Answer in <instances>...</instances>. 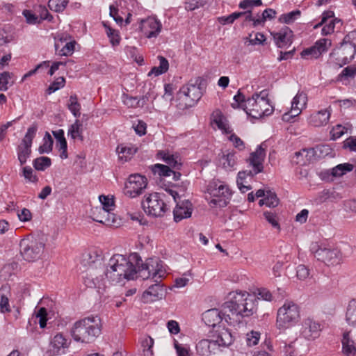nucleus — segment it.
<instances>
[{
  "instance_id": "obj_1",
  "label": "nucleus",
  "mask_w": 356,
  "mask_h": 356,
  "mask_svg": "<svg viewBox=\"0 0 356 356\" xmlns=\"http://www.w3.org/2000/svg\"><path fill=\"white\" fill-rule=\"evenodd\" d=\"M141 262L138 253H132L129 257L114 254L108 261L106 268L95 269L90 266L83 277L85 285L89 288L97 289L98 292L106 287L105 279L111 284L120 283L124 280H134L137 274V265Z\"/></svg>"
},
{
  "instance_id": "obj_2",
  "label": "nucleus",
  "mask_w": 356,
  "mask_h": 356,
  "mask_svg": "<svg viewBox=\"0 0 356 356\" xmlns=\"http://www.w3.org/2000/svg\"><path fill=\"white\" fill-rule=\"evenodd\" d=\"M258 302L254 295L246 291L232 292L221 309H208L202 314V321L211 327H215L221 321L228 325L236 326L241 323L244 317H250L257 311Z\"/></svg>"
},
{
  "instance_id": "obj_3",
  "label": "nucleus",
  "mask_w": 356,
  "mask_h": 356,
  "mask_svg": "<svg viewBox=\"0 0 356 356\" xmlns=\"http://www.w3.org/2000/svg\"><path fill=\"white\" fill-rule=\"evenodd\" d=\"M102 324L98 316H91L76 321L71 329V335L76 342L90 343L101 334Z\"/></svg>"
},
{
  "instance_id": "obj_4",
  "label": "nucleus",
  "mask_w": 356,
  "mask_h": 356,
  "mask_svg": "<svg viewBox=\"0 0 356 356\" xmlns=\"http://www.w3.org/2000/svg\"><path fill=\"white\" fill-rule=\"evenodd\" d=\"M242 106L248 115L256 119L268 116L273 111V107L270 105L269 99L267 98V93L264 90L248 98L247 102Z\"/></svg>"
},
{
  "instance_id": "obj_5",
  "label": "nucleus",
  "mask_w": 356,
  "mask_h": 356,
  "mask_svg": "<svg viewBox=\"0 0 356 356\" xmlns=\"http://www.w3.org/2000/svg\"><path fill=\"white\" fill-rule=\"evenodd\" d=\"M300 318L298 305L293 301H286L277 310L276 325L280 330H285L296 324Z\"/></svg>"
},
{
  "instance_id": "obj_6",
  "label": "nucleus",
  "mask_w": 356,
  "mask_h": 356,
  "mask_svg": "<svg viewBox=\"0 0 356 356\" xmlns=\"http://www.w3.org/2000/svg\"><path fill=\"white\" fill-rule=\"evenodd\" d=\"M207 190L211 198L209 202L211 207H225L229 204L232 192L228 185L223 181L212 180Z\"/></svg>"
},
{
  "instance_id": "obj_7",
  "label": "nucleus",
  "mask_w": 356,
  "mask_h": 356,
  "mask_svg": "<svg viewBox=\"0 0 356 356\" xmlns=\"http://www.w3.org/2000/svg\"><path fill=\"white\" fill-rule=\"evenodd\" d=\"M311 251L318 261L327 266L339 264L341 261L340 250L332 245L327 243H314Z\"/></svg>"
},
{
  "instance_id": "obj_8",
  "label": "nucleus",
  "mask_w": 356,
  "mask_h": 356,
  "mask_svg": "<svg viewBox=\"0 0 356 356\" xmlns=\"http://www.w3.org/2000/svg\"><path fill=\"white\" fill-rule=\"evenodd\" d=\"M137 273L143 280L149 278L160 280L165 275V269L163 268V261L159 259L149 258L145 263L141 262L137 265Z\"/></svg>"
},
{
  "instance_id": "obj_9",
  "label": "nucleus",
  "mask_w": 356,
  "mask_h": 356,
  "mask_svg": "<svg viewBox=\"0 0 356 356\" xmlns=\"http://www.w3.org/2000/svg\"><path fill=\"white\" fill-rule=\"evenodd\" d=\"M19 248L24 259L33 261L39 259L42 255L44 243L40 238H25L20 241Z\"/></svg>"
},
{
  "instance_id": "obj_10",
  "label": "nucleus",
  "mask_w": 356,
  "mask_h": 356,
  "mask_svg": "<svg viewBox=\"0 0 356 356\" xmlns=\"http://www.w3.org/2000/svg\"><path fill=\"white\" fill-rule=\"evenodd\" d=\"M142 207L147 214L154 217L163 216L168 209L162 195L158 193L145 197L142 202Z\"/></svg>"
},
{
  "instance_id": "obj_11",
  "label": "nucleus",
  "mask_w": 356,
  "mask_h": 356,
  "mask_svg": "<svg viewBox=\"0 0 356 356\" xmlns=\"http://www.w3.org/2000/svg\"><path fill=\"white\" fill-rule=\"evenodd\" d=\"M356 54V44L347 41L346 37L343 39L340 47L334 49L330 56L335 58V64L341 67L349 63Z\"/></svg>"
},
{
  "instance_id": "obj_12",
  "label": "nucleus",
  "mask_w": 356,
  "mask_h": 356,
  "mask_svg": "<svg viewBox=\"0 0 356 356\" xmlns=\"http://www.w3.org/2000/svg\"><path fill=\"white\" fill-rule=\"evenodd\" d=\"M38 131L36 124H33L29 129L22 140V143L17 148V157L20 165H24L31 154V146L33 140Z\"/></svg>"
},
{
  "instance_id": "obj_13",
  "label": "nucleus",
  "mask_w": 356,
  "mask_h": 356,
  "mask_svg": "<svg viewBox=\"0 0 356 356\" xmlns=\"http://www.w3.org/2000/svg\"><path fill=\"white\" fill-rule=\"evenodd\" d=\"M147 178L139 174L131 175L125 183L124 194L131 198L141 195L147 187Z\"/></svg>"
},
{
  "instance_id": "obj_14",
  "label": "nucleus",
  "mask_w": 356,
  "mask_h": 356,
  "mask_svg": "<svg viewBox=\"0 0 356 356\" xmlns=\"http://www.w3.org/2000/svg\"><path fill=\"white\" fill-rule=\"evenodd\" d=\"M198 84L199 81L197 79L195 83H188L181 88L179 97L184 101L186 108L193 106L201 98L202 93Z\"/></svg>"
},
{
  "instance_id": "obj_15",
  "label": "nucleus",
  "mask_w": 356,
  "mask_h": 356,
  "mask_svg": "<svg viewBox=\"0 0 356 356\" xmlns=\"http://www.w3.org/2000/svg\"><path fill=\"white\" fill-rule=\"evenodd\" d=\"M307 102V94L302 91L298 92L291 102V110L282 115L283 121L291 122L293 118L301 113L302 110L305 108Z\"/></svg>"
},
{
  "instance_id": "obj_16",
  "label": "nucleus",
  "mask_w": 356,
  "mask_h": 356,
  "mask_svg": "<svg viewBox=\"0 0 356 356\" xmlns=\"http://www.w3.org/2000/svg\"><path fill=\"white\" fill-rule=\"evenodd\" d=\"M138 29L147 38H156L161 31L162 24L155 17H149L140 20Z\"/></svg>"
},
{
  "instance_id": "obj_17",
  "label": "nucleus",
  "mask_w": 356,
  "mask_h": 356,
  "mask_svg": "<svg viewBox=\"0 0 356 356\" xmlns=\"http://www.w3.org/2000/svg\"><path fill=\"white\" fill-rule=\"evenodd\" d=\"M322 330L321 324L311 318L305 319L302 323L300 335L307 340L312 341L317 339Z\"/></svg>"
},
{
  "instance_id": "obj_18",
  "label": "nucleus",
  "mask_w": 356,
  "mask_h": 356,
  "mask_svg": "<svg viewBox=\"0 0 356 356\" xmlns=\"http://www.w3.org/2000/svg\"><path fill=\"white\" fill-rule=\"evenodd\" d=\"M331 46V41L326 38L317 40L315 44L309 48L304 49L301 52V56L305 58H317L322 53L327 50Z\"/></svg>"
},
{
  "instance_id": "obj_19",
  "label": "nucleus",
  "mask_w": 356,
  "mask_h": 356,
  "mask_svg": "<svg viewBox=\"0 0 356 356\" xmlns=\"http://www.w3.org/2000/svg\"><path fill=\"white\" fill-rule=\"evenodd\" d=\"M266 156L265 149L262 147V145H259L257 149L250 154V158L248 159L249 165L252 167L250 170L253 174H259L264 170L263 163Z\"/></svg>"
},
{
  "instance_id": "obj_20",
  "label": "nucleus",
  "mask_w": 356,
  "mask_h": 356,
  "mask_svg": "<svg viewBox=\"0 0 356 356\" xmlns=\"http://www.w3.org/2000/svg\"><path fill=\"white\" fill-rule=\"evenodd\" d=\"M155 284H151L142 295V300L144 303L154 302L161 299L163 296V286L158 280H154Z\"/></svg>"
},
{
  "instance_id": "obj_21",
  "label": "nucleus",
  "mask_w": 356,
  "mask_h": 356,
  "mask_svg": "<svg viewBox=\"0 0 356 356\" xmlns=\"http://www.w3.org/2000/svg\"><path fill=\"white\" fill-rule=\"evenodd\" d=\"M211 337L214 342L218 344L219 350H220L221 348L229 346L234 340L231 332L225 327L219 328L216 330Z\"/></svg>"
},
{
  "instance_id": "obj_22",
  "label": "nucleus",
  "mask_w": 356,
  "mask_h": 356,
  "mask_svg": "<svg viewBox=\"0 0 356 356\" xmlns=\"http://www.w3.org/2000/svg\"><path fill=\"white\" fill-rule=\"evenodd\" d=\"M70 344V341L63 333H57L50 342V351L54 355L65 353Z\"/></svg>"
},
{
  "instance_id": "obj_23",
  "label": "nucleus",
  "mask_w": 356,
  "mask_h": 356,
  "mask_svg": "<svg viewBox=\"0 0 356 356\" xmlns=\"http://www.w3.org/2000/svg\"><path fill=\"white\" fill-rule=\"evenodd\" d=\"M91 216L93 220L106 226H112L115 222L114 214L99 207L92 209Z\"/></svg>"
},
{
  "instance_id": "obj_24",
  "label": "nucleus",
  "mask_w": 356,
  "mask_h": 356,
  "mask_svg": "<svg viewBox=\"0 0 356 356\" xmlns=\"http://www.w3.org/2000/svg\"><path fill=\"white\" fill-rule=\"evenodd\" d=\"M197 353L200 356H210L212 354H216L218 351V346L213 338L211 339H202L196 345Z\"/></svg>"
},
{
  "instance_id": "obj_25",
  "label": "nucleus",
  "mask_w": 356,
  "mask_h": 356,
  "mask_svg": "<svg viewBox=\"0 0 356 356\" xmlns=\"http://www.w3.org/2000/svg\"><path fill=\"white\" fill-rule=\"evenodd\" d=\"M193 206L190 201L184 200L177 203L174 209V220L175 222H179L183 219L190 218L192 214Z\"/></svg>"
},
{
  "instance_id": "obj_26",
  "label": "nucleus",
  "mask_w": 356,
  "mask_h": 356,
  "mask_svg": "<svg viewBox=\"0 0 356 356\" xmlns=\"http://www.w3.org/2000/svg\"><path fill=\"white\" fill-rule=\"evenodd\" d=\"M276 45L279 48H284L292 43V31L287 26L280 30L278 32L272 33Z\"/></svg>"
},
{
  "instance_id": "obj_27",
  "label": "nucleus",
  "mask_w": 356,
  "mask_h": 356,
  "mask_svg": "<svg viewBox=\"0 0 356 356\" xmlns=\"http://www.w3.org/2000/svg\"><path fill=\"white\" fill-rule=\"evenodd\" d=\"M330 117V111L327 109L321 110L312 114L309 118V123L316 127L326 125Z\"/></svg>"
},
{
  "instance_id": "obj_28",
  "label": "nucleus",
  "mask_w": 356,
  "mask_h": 356,
  "mask_svg": "<svg viewBox=\"0 0 356 356\" xmlns=\"http://www.w3.org/2000/svg\"><path fill=\"white\" fill-rule=\"evenodd\" d=\"M315 154L314 148L302 149L295 153L293 161L296 164L305 165L313 161Z\"/></svg>"
},
{
  "instance_id": "obj_29",
  "label": "nucleus",
  "mask_w": 356,
  "mask_h": 356,
  "mask_svg": "<svg viewBox=\"0 0 356 356\" xmlns=\"http://www.w3.org/2000/svg\"><path fill=\"white\" fill-rule=\"evenodd\" d=\"M254 175H256V174H253L250 170L238 172L236 183L239 190L242 193H245L252 188L249 182Z\"/></svg>"
},
{
  "instance_id": "obj_30",
  "label": "nucleus",
  "mask_w": 356,
  "mask_h": 356,
  "mask_svg": "<svg viewBox=\"0 0 356 356\" xmlns=\"http://www.w3.org/2000/svg\"><path fill=\"white\" fill-rule=\"evenodd\" d=\"M213 122L217 125L219 129L225 133H229V124L227 122L226 118L219 110H216L211 115Z\"/></svg>"
},
{
  "instance_id": "obj_31",
  "label": "nucleus",
  "mask_w": 356,
  "mask_h": 356,
  "mask_svg": "<svg viewBox=\"0 0 356 356\" xmlns=\"http://www.w3.org/2000/svg\"><path fill=\"white\" fill-rule=\"evenodd\" d=\"M343 352L348 356L354 355L356 353L355 342L350 336V332H344L341 341Z\"/></svg>"
},
{
  "instance_id": "obj_32",
  "label": "nucleus",
  "mask_w": 356,
  "mask_h": 356,
  "mask_svg": "<svg viewBox=\"0 0 356 356\" xmlns=\"http://www.w3.org/2000/svg\"><path fill=\"white\" fill-rule=\"evenodd\" d=\"M346 321L350 326L356 327V299H352L347 305Z\"/></svg>"
},
{
  "instance_id": "obj_33",
  "label": "nucleus",
  "mask_w": 356,
  "mask_h": 356,
  "mask_svg": "<svg viewBox=\"0 0 356 356\" xmlns=\"http://www.w3.org/2000/svg\"><path fill=\"white\" fill-rule=\"evenodd\" d=\"M236 156L234 153H222L218 155V164L225 170H230L236 165Z\"/></svg>"
},
{
  "instance_id": "obj_34",
  "label": "nucleus",
  "mask_w": 356,
  "mask_h": 356,
  "mask_svg": "<svg viewBox=\"0 0 356 356\" xmlns=\"http://www.w3.org/2000/svg\"><path fill=\"white\" fill-rule=\"evenodd\" d=\"M157 156L159 158H161L165 163H166L169 166L177 169H179L181 163L179 162V159L178 156L170 154L169 152H165L164 151L159 152Z\"/></svg>"
},
{
  "instance_id": "obj_35",
  "label": "nucleus",
  "mask_w": 356,
  "mask_h": 356,
  "mask_svg": "<svg viewBox=\"0 0 356 356\" xmlns=\"http://www.w3.org/2000/svg\"><path fill=\"white\" fill-rule=\"evenodd\" d=\"M158 59L159 60V65L152 67L148 73V76L154 75L156 76L165 73L168 70L169 63L168 60L162 56H159Z\"/></svg>"
},
{
  "instance_id": "obj_36",
  "label": "nucleus",
  "mask_w": 356,
  "mask_h": 356,
  "mask_svg": "<svg viewBox=\"0 0 356 356\" xmlns=\"http://www.w3.org/2000/svg\"><path fill=\"white\" fill-rule=\"evenodd\" d=\"M118 158L122 162H127L130 160L131 156L136 153V149L123 145H118L117 147Z\"/></svg>"
},
{
  "instance_id": "obj_37",
  "label": "nucleus",
  "mask_w": 356,
  "mask_h": 356,
  "mask_svg": "<svg viewBox=\"0 0 356 356\" xmlns=\"http://www.w3.org/2000/svg\"><path fill=\"white\" fill-rule=\"evenodd\" d=\"M83 124L79 120H76L74 123L70 126L68 130V134L72 139H79L81 141L83 140Z\"/></svg>"
},
{
  "instance_id": "obj_38",
  "label": "nucleus",
  "mask_w": 356,
  "mask_h": 356,
  "mask_svg": "<svg viewBox=\"0 0 356 356\" xmlns=\"http://www.w3.org/2000/svg\"><path fill=\"white\" fill-rule=\"evenodd\" d=\"M67 108L76 118H79L81 115V104L78 102V98L76 95L70 97Z\"/></svg>"
},
{
  "instance_id": "obj_39",
  "label": "nucleus",
  "mask_w": 356,
  "mask_h": 356,
  "mask_svg": "<svg viewBox=\"0 0 356 356\" xmlns=\"http://www.w3.org/2000/svg\"><path fill=\"white\" fill-rule=\"evenodd\" d=\"M54 140L49 132H46L43 138V143L38 148L40 154L49 153L52 151Z\"/></svg>"
},
{
  "instance_id": "obj_40",
  "label": "nucleus",
  "mask_w": 356,
  "mask_h": 356,
  "mask_svg": "<svg viewBox=\"0 0 356 356\" xmlns=\"http://www.w3.org/2000/svg\"><path fill=\"white\" fill-rule=\"evenodd\" d=\"M353 170V165L345 163L337 165L332 169V175L334 177H341L348 172H350Z\"/></svg>"
},
{
  "instance_id": "obj_41",
  "label": "nucleus",
  "mask_w": 356,
  "mask_h": 356,
  "mask_svg": "<svg viewBox=\"0 0 356 356\" xmlns=\"http://www.w3.org/2000/svg\"><path fill=\"white\" fill-rule=\"evenodd\" d=\"M51 164V159L47 156H40L33 160V165L35 170L44 171Z\"/></svg>"
},
{
  "instance_id": "obj_42",
  "label": "nucleus",
  "mask_w": 356,
  "mask_h": 356,
  "mask_svg": "<svg viewBox=\"0 0 356 356\" xmlns=\"http://www.w3.org/2000/svg\"><path fill=\"white\" fill-rule=\"evenodd\" d=\"M74 44L75 42H67L63 47H61L60 50L59 48L60 45L59 42L55 43V49L56 51H58V55L60 56H70L71 55L74 50Z\"/></svg>"
},
{
  "instance_id": "obj_43",
  "label": "nucleus",
  "mask_w": 356,
  "mask_h": 356,
  "mask_svg": "<svg viewBox=\"0 0 356 356\" xmlns=\"http://www.w3.org/2000/svg\"><path fill=\"white\" fill-rule=\"evenodd\" d=\"M47 312L46 309L44 307H40L35 313V316L32 317V318L29 321V323L31 324V321H34V323H36L37 320L38 319L40 327L41 328H44L47 325Z\"/></svg>"
},
{
  "instance_id": "obj_44",
  "label": "nucleus",
  "mask_w": 356,
  "mask_h": 356,
  "mask_svg": "<svg viewBox=\"0 0 356 356\" xmlns=\"http://www.w3.org/2000/svg\"><path fill=\"white\" fill-rule=\"evenodd\" d=\"M69 0H49V8L56 13L63 12L67 7Z\"/></svg>"
},
{
  "instance_id": "obj_45",
  "label": "nucleus",
  "mask_w": 356,
  "mask_h": 356,
  "mask_svg": "<svg viewBox=\"0 0 356 356\" xmlns=\"http://www.w3.org/2000/svg\"><path fill=\"white\" fill-rule=\"evenodd\" d=\"M301 15V12L299 10H293L288 13L283 14L280 17V21L289 24L293 23Z\"/></svg>"
},
{
  "instance_id": "obj_46",
  "label": "nucleus",
  "mask_w": 356,
  "mask_h": 356,
  "mask_svg": "<svg viewBox=\"0 0 356 356\" xmlns=\"http://www.w3.org/2000/svg\"><path fill=\"white\" fill-rule=\"evenodd\" d=\"M246 13H247L235 12L228 16H222L218 17V21L220 24L222 25L231 24L236 19H238L239 17H241L243 15H245Z\"/></svg>"
},
{
  "instance_id": "obj_47",
  "label": "nucleus",
  "mask_w": 356,
  "mask_h": 356,
  "mask_svg": "<svg viewBox=\"0 0 356 356\" xmlns=\"http://www.w3.org/2000/svg\"><path fill=\"white\" fill-rule=\"evenodd\" d=\"M152 170L154 174H158L159 176L168 177L173 172L169 166L159 163L153 165Z\"/></svg>"
},
{
  "instance_id": "obj_48",
  "label": "nucleus",
  "mask_w": 356,
  "mask_h": 356,
  "mask_svg": "<svg viewBox=\"0 0 356 356\" xmlns=\"http://www.w3.org/2000/svg\"><path fill=\"white\" fill-rule=\"evenodd\" d=\"M103 25L106 28V32L107 36L110 39L111 43L113 46L119 44L120 38L118 35V32L115 29L111 28L109 26H107V24L105 22H103Z\"/></svg>"
},
{
  "instance_id": "obj_49",
  "label": "nucleus",
  "mask_w": 356,
  "mask_h": 356,
  "mask_svg": "<svg viewBox=\"0 0 356 356\" xmlns=\"http://www.w3.org/2000/svg\"><path fill=\"white\" fill-rule=\"evenodd\" d=\"M22 175L24 177L26 181L36 183L38 181V176L34 173L33 170L30 166H25L22 168Z\"/></svg>"
},
{
  "instance_id": "obj_50",
  "label": "nucleus",
  "mask_w": 356,
  "mask_h": 356,
  "mask_svg": "<svg viewBox=\"0 0 356 356\" xmlns=\"http://www.w3.org/2000/svg\"><path fill=\"white\" fill-rule=\"evenodd\" d=\"M65 84V79L64 77L60 76L57 78L52 83L49 85L46 90V92L49 95L57 91L58 90L63 88Z\"/></svg>"
},
{
  "instance_id": "obj_51",
  "label": "nucleus",
  "mask_w": 356,
  "mask_h": 356,
  "mask_svg": "<svg viewBox=\"0 0 356 356\" xmlns=\"http://www.w3.org/2000/svg\"><path fill=\"white\" fill-rule=\"evenodd\" d=\"M99 202L102 204L100 208H104L108 211L111 212L114 209V200L113 198H110L108 196H106L104 195H101L99 196Z\"/></svg>"
},
{
  "instance_id": "obj_52",
  "label": "nucleus",
  "mask_w": 356,
  "mask_h": 356,
  "mask_svg": "<svg viewBox=\"0 0 356 356\" xmlns=\"http://www.w3.org/2000/svg\"><path fill=\"white\" fill-rule=\"evenodd\" d=\"M153 346L154 339L150 337H147L142 341V346L145 356H153Z\"/></svg>"
},
{
  "instance_id": "obj_53",
  "label": "nucleus",
  "mask_w": 356,
  "mask_h": 356,
  "mask_svg": "<svg viewBox=\"0 0 356 356\" xmlns=\"http://www.w3.org/2000/svg\"><path fill=\"white\" fill-rule=\"evenodd\" d=\"M257 298L261 299L268 302H274L273 299L272 291L265 287L257 289Z\"/></svg>"
},
{
  "instance_id": "obj_54",
  "label": "nucleus",
  "mask_w": 356,
  "mask_h": 356,
  "mask_svg": "<svg viewBox=\"0 0 356 356\" xmlns=\"http://www.w3.org/2000/svg\"><path fill=\"white\" fill-rule=\"evenodd\" d=\"M330 21L327 24H325L322 29V35H327L334 32L336 23L340 22V19L337 18H330Z\"/></svg>"
},
{
  "instance_id": "obj_55",
  "label": "nucleus",
  "mask_w": 356,
  "mask_h": 356,
  "mask_svg": "<svg viewBox=\"0 0 356 356\" xmlns=\"http://www.w3.org/2000/svg\"><path fill=\"white\" fill-rule=\"evenodd\" d=\"M253 35L251 33L249 35V37L247 38L249 44L256 45V44H263L266 40V37L263 33H257L254 35V38H252Z\"/></svg>"
},
{
  "instance_id": "obj_56",
  "label": "nucleus",
  "mask_w": 356,
  "mask_h": 356,
  "mask_svg": "<svg viewBox=\"0 0 356 356\" xmlns=\"http://www.w3.org/2000/svg\"><path fill=\"white\" fill-rule=\"evenodd\" d=\"M37 12L39 13L40 22L42 20H47L51 22L53 16L49 13L47 8L44 6L40 5L37 8Z\"/></svg>"
},
{
  "instance_id": "obj_57",
  "label": "nucleus",
  "mask_w": 356,
  "mask_h": 356,
  "mask_svg": "<svg viewBox=\"0 0 356 356\" xmlns=\"http://www.w3.org/2000/svg\"><path fill=\"white\" fill-rule=\"evenodd\" d=\"M265 198L266 201V206L268 207H275L279 203V200L277 197L276 194L270 191H266Z\"/></svg>"
},
{
  "instance_id": "obj_58",
  "label": "nucleus",
  "mask_w": 356,
  "mask_h": 356,
  "mask_svg": "<svg viewBox=\"0 0 356 356\" xmlns=\"http://www.w3.org/2000/svg\"><path fill=\"white\" fill-rule=\"evenodd\" d=\"M234 102L232 104V106L234 108H243V104H245L247 102L245 95L241 92L239 90L237 94L234 97Z\"/></svg>"
},
{
  "instance_id": "obj_59",
  "label": "nucleus",
  "mask_w": 356,
  "mask_h": 356,
  "mask_svg": "<svg viewBox=\"0 0 356 356\" xmlns=\"http://www.w3.org/2000/svg\"><path fill=\"white\" fill-rule=\"evenodd\" d=\"M274 302L281 301L286 296V289L282 286H277L272 291Z\"/></svg>"
},
{
  "instance_id": "obj_60",
  "label": "nucleus",
  "mask_w": 356,
  "mask_h": 356,
  "mask_svg": "<svg viewBox=\"0 0 356 356\" xmlns=\"http://www.w3.org/2000/svg\"><path fill=\"white\" fill-rule=\"evenodd\" d=\"M260 338V333L259 332L252 331L247 334L246 341L249 346H253L258 343Z\"/></svg>"
},
{
  "instance_id": "obj_61",
  "label": "nucleus",
  "mask_w": 356,
  "mask_h": 356,
  "mask_svg": "<svg viewBox=\"0 0 356 356\" xmlns=\"http://www.w3.org/2000/svg\"><path fill=\"white\" fill-rule=\"evenodd\" d=\"M23 15L26 18V21L28 24H36L40 23V20H39L38 17L31 10H24L23 11Z\"/></svg>"
},
{
  "instance_id": "obj_62",
  "label": "nucleus",
  "mask_w": 356,
  "mask_h": 356,
  "mask_svg": "<svg viewBox=\"0 0 356 356\" xmlns=\"http://www.w3.org/2000/svg\"><path fill=\"white\" fill-rule=\"evenodd\" d=\"M123 102L126 106L131 108L140 106V100L136 97L124 96Z\"/></svg>"
},
{
  "instance_id": "obj_63",
  "label": "nucleus",
  "mask_w": 356,
  "mask_h": 356,
  "mask_svg": "<svg viewBox=\"0 0 356 356\" xmlns=\"http://www.w3.org/2000/svg\"><path fill=\"white\" fill-rule=\"evenodd\" d=\"M296 275L299 280H305L309 275V270L305 265H299L297 267Z\"/></svg>"
},
{
  "instance_id": "obj_64",
  "label": "nucleus",
  "mask_w": 356,
  "mask_h": 356,
  "mask_svg": "<svg viewBox=\"0 0 356 356\" xmlns=\"http://www.w3.org/2000/svg\"><path fill=\"white\" fill-rule=\"evenodd\" d=\"M346 129L344 127L338 124L336 127H333L330 131V134L332 136V138L333 140H336L340 138L345 132Z\"/></svg>"
}]
</instances>
